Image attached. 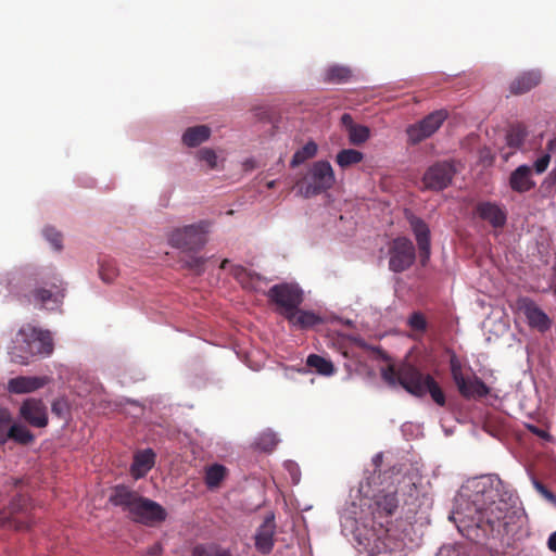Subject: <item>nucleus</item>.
Listing matches in <instances>:
<instances>
[{
    "label": "nucleus",
    "instance_id": "f257e3e1",
    "mask_svg": "<svg viewBox=\"0 0 556 556\" xmlns=\"http://www.w3.org/2000/svg\"><path fill=\"white\" fill-rule=\"evenodd\" d=\"M378 480L365 477L350 495L340 511L341 532L369 556H405L428 522L431 498L416 469L393 467Z\"/></svg>",
    "mask_w": 556,
    "mask_h": 556
},
{
    "label": "nucleus",
    "instance_id": "f03ea898",
    "mask_svg": "<svg viewBox=\"0 0 556 556\" xmlns=\"http://www.w3.org/2000/svg\"><path fill=\"white\" fill-rule=\"evenodd\" d=\"M511 496L497 476L475 478L467 481L456 495L450 520L463 536L472 542L501 535L511 519Z\"/></svg>",
    "mask_w": 556,
    "mask_h": 556
},
{
    "label": "nucleus",
    "instance_id": "7ed1b4c3",
    "mask_svg": "<svg viewBox=\"0 0 556 556\" xmlns=\"http://www.w3.org/2000/svg\"><path fill=\"white\" fill-rule=\"evenodd\" d=\"M382 379L392 388L402 387L409 394L421 397L430 393L432 400L440 406L445 404V397L430 375H425L410 364L390 365L381 369Z\"/></svg>",
    "mask_w": 556,
    "mask_h": 556
},
{
    "label": "nucleus",
    "instance_id": "20e7f679",
    "mask_svg": "<svg viewBox=\"0 0 556 556\" xmlns=\"http://www.w3.org/2000/svg\"><path fill=\"white\" fill-rule=\"evenodd\" d=\"M109 501L127 513L132 520L148 526L165 520L167 515L159 503L139 495L125 485H116Z\"/></svg>",
    "mask_w": 556,
    "mask_h": 556
},
{
    "label": "nucleus",
    "instance_id": "39448f33",
    "mask_svg": "<svg viewBox=\"0 0 556 556\" xmlns=\"http://www.w3.org/2000/svg\"><path fill=\"white\" fill-rule=\"evenodd\" d=\"M211 228L212 224L207 220L176 228L168 236V243L174 248L188 251L199 250L206 243Z\"/></svg>",
    "mask_w": 556,
    "mask_h": 556
},
{
    "label": "nucleus",
    "instance_id": "423d86ee",
    "mask_svg": "<svg viewBox=\"0 0 556 556\" xmlns=\"http://www.w3.org/2000/svg\"><path fill=\"white\" fill-rule=\"evenodd\" d=\"M334 181L331 164L328 161H317L308 169L299 192L304 198H311L330 189Z\"/></svg>",
    "mask_w": 556,
    "mask_h": 556
},
{
    "label": "nucleus",
    "instance_id": "0eeeda50",
    "mask_svg": "<svg viewBox=\"0 0 556 556\" xmlns=\"http://www.w3.org/2000/svg\"><path fill=\"white\" fill-rule=\"evenodd\" d=\"M268 298L278 306V312L283 317L303 302V290L296 283H278L273 286L268 293Z\"/></svg>",
    "mask_w": 556,
    "mask_h": 556
},
{
    "label": "nucleus",
    "instance_id": "6e6552de",
    "mask_svg": "<svg viewBox=\"0 0 556 556\" xmlns=\"http://www.w3.org/2000/svg\"><path fill=\"white\" fill-rule=\"evenodd\" d=\"M451 372L458 391L465 397H483L489 393L486 384L478 377H465L460 361L452 356L450 361Z\"/></svg>",
    "mask_w": 556,
    "mask_h": 556
},
{
    "label": "nucleus",
    "instance_id": "1a4fd4ad",
    "mask_svg": "<svg viewBox=\"0 0 556 556\" xmlns=\"http://www.w3.org/2000/svg\"><path fill=\"white\" fill-rule=\"evenodd\" d=\"M446 118L447 112L445 110H438L430 113L420 122L407 127L406 134L408 141L412 144H416L429 138L441 127Z\"/></svg>",
    "mask_w": 556,
    "mask_h": 556
},
{
    "label": "nucleus",
    "instance_id": "9d476101",
    "mask_svg": "<svg viewBox=\"0 0 556 556\" xmlns=\"http://www.w3.org/2000/svg\"><path fill=\"white\" fill-rule=\"evenodd\" d=\"M456 173L455 166L450 162H439L430 166L422 177L426 189L440 191L447 188Z\"/></svg>",
    "mask_w": 556,
    "mask_h": 556
},
{
    "label": "nucleus",
    "instance_id": "9b49d317",
    "mask_svg": "<svg viewBox=\"0 0 556 556\" xmlns=\"http://www.w3.org/2000/svg\"><path fill=\"white\" fill-rule=\"evenodd\" d=\"M389 268L394 273H402L415 261V248L407 238H396L389 251Z\"/></svg>",
    "mask_w": 556,
    "mask_h": 556
},
{
    "label": "nucleus",
    "instance_id": "f8f14e48",
    "mask_svg": "<svg viewBox=\"0 0 556 556\" xmlns=\"http://www.w3.org/2000/svg\"><path fill=\"white\" fill-rule=\"evenodd\" d=\"M18 416L35 428H45L49 421L46 404L41 399L36 397H28L22 402Z\"/></svg>",
    "mask_w": 556,
    "mask_h": 556
},
{
    "label": "nucleus",
    "instance_id": "ddd939ff",
    "mask_svg": "<svg viewBox=\"0 0 556 556\" xmlns=\"http://www.w3.org/2000/svg\"><path fill=\"white\" fill-rule=\"evenodd\" d=\"M516 308L525 315L530 327L542 332L549 329L551 319L530 298H519L516 302Z\"/></svg>",
    "mask_w": 556,
    "mask_h": 556
},
{
    "label": "nucleus",
    "instance_id": "4468645a",
    "mask_svg": "<svg viewBox=\"0 0 556 556\" xmlns=\"http://www.w3.org/2000/svg\"><path fill=\"white\" fill-rule=\"evenodd\" d=\"M52 381L50 376H16L7 382V391L11 394H27L36 392Z\"/></svg>",
    "mask_w": 556,
    "mask_h": 556
},
{
    "label": "nucleus",
    "instance_id": "2eb2a0df",
    "mask_svg": "<svg viewBox=\"0 0 556 556\" xmlns=\"http://www.w3.org/2000/svg\"><path fill=\"white\" fill-rule=\"evenodd\" d=\"M22 331L27 332L29 336H25L31 346L33 357L35 355L49 356L53 351V341L51 333L38 329L31 325H25L21 328Z\"/></svg>",
    "mask_w": 556,
    "mask_h": 556
},
{
    "label": "nucleus",
    "instance_id": "dca6fc26",
    "mask_svg": "<svg viewBox=\"0 0 556 556\" xmlns=\"http://www.w3.org/2000/svg\"><path fill=\"white\" fill-rule=\"evenodd\" d=\"M276 533V522L274 515H268L262 525L257 528L254 540L255 547L262 554H269L275 545L274 535Z\"/></svg>",
    "mask_w": 556,
    "mask_h": 556
},
{
    "label": "nucleus",
    "instance_id": "f3484780",
    "mask_svg": "<svg viewBox=\"0 0 556 556\" xmlns=\"http://www.w3.org/2000/svg\"><path fill=\"white\" fill-rule=\"evenodd\" d=\"M25 336L29 334L20 329L9 350L10 359L15 364L27 365L33 357L31 346Z\"/></svg>",
    "mask_w": 556,
    "mask_h": 556
},
{
    "label": "nucleus",
    "instance_id": "a211bd4d",
    "mask_svg": "<svg viewBox=\"0 0 556 556\" xmlns=\"http://www.w3.org/2000/svg\"><path fill=\"white\" fill-rule=\"evenodd\" d=\"M476 212L481 219L488 222L494 228L503 227L507 219L505 210L493 202L479 203Z\"/></svg>",
    "mask_w": 556,
    "mask_h": 556
},
{
    "label": "nucleus",
    "instance_id": "6ab92c4d",
    "mask_svg": "<svg viewBox=\"0 0 556 556\" xmlns=\"http://www.w3.org/2000/svg\"><path fill=\"white\" fill-rule=\"evenodd\" d=\"M285 318L291 327L302 330L313 328L323 321V318L315 312L299 307L291 311Z\"/></svg>",
    "mask_w": 556,
    "mask_h": 556
},
{
    "label": "nucleus",
    "instance_id": "aec40b11",
    "mask_svg": "<svg viewBox=\"0 0 556 556\" xmlns=\"http://www.w3.org/2000/svg\"><path fill=\"white\" fill-rule=\"evenodd\" d=\"M231 274L244 289L253 290L256 292L264 290V286L266 285L264 279L260 275L247 269L245 267L241 265H233L231 266Z\"/></svg>",
    "mask_w": 556,
    "mask_h": 556
},
{
    "label": "nucleus",
    "instance_id": "412c9836",
    "mask_svg": "<svg viewBox=\"0 0 556 556\" xmlns=\"http://www.w3.org/2000/svg\"><path fill=\"white\" fill-rule=\"evenodd\" d=\"M534 186L532 169L529 165L522 164L510 174L509 187L511 190L523 193L530 191Z\"/></svg>",
    "mask_w": 556,
    "mask_h": 556
},
{
    "label": "nucleus",
    "instance_id": "4be33fe9",
    "mask_svg": "<svg viewBox=\"0 0 556 556\" xmlns=\"http://www.w3.org/2000/svg\"><path fill=\"white\" fill-rule=\"evenodd\" d=\"M63 298L64 292L58 287H54V290L40 288L34 293L36 305L50 311L56 309L61 305Z\"/></svg>",
    "mask_w": 556,
    "mask_h": 556
},
{
    "label": "nucleus",
    "instance_id": "5701e85b",
    "mask_svg": "<svg viewBox=\"0 0 556 556\" xmlns=\"http://www.w3.org/2000/svg\"><path fill=\"white\" fill-rule=\"evenodd\" d=\"M155 454L151 448L138 452L131 464V475L136 479L144 477L154 465Z\"/></svg>",
    "mask_w": 556,
    "mask_h": 556
},
{
    "label": "nucleus",
    "instance_id": "b1692460",
    "mask_svg": "<svg viewBox=\"0 0 556 556\" xmlns=\"http://www.w3.org/2000/svg\"><path fill=\"white\" fill-rule=\"evenodd\" d=\"M410 226L422 256L428 258L430 255V230L428 226L418 217L410 219Z\"/></svg>",
    "mask_w": 556,
    "mask_h": 556
},
{
    "label": "nucleus",
    "instance_id": "393cba45",
    "mask_svg": "<svg viewBox=\"0 0 556 556\" xmlns=\"http://www.w3.org/2000/svg\"><path fill=\"white\" fill-rule=\"evenodd\" d=\"M541 80V74L538 71H529L518 76L510 85V91L515 94L528 92Z\"/></svg>",
    "mask_w": 556,
    "mask_h": 556
},
{
    "label": "nucleus",
    "instance_id": "a878e982",
    "mask_svg": "<svg viewBox=\"0 0 556 556\" xmlns=\"http://www.w3.org/2000/svg\"><path fill=\"white\" fill-rule=\"evenodd\" d=\"M211 128L206 125L189 127L182 134L181 140L185 146L194 148L208 140Z\"/></svg>",
    "mask_w": 556,
    "mask_h": 556
},
{
    "label": "nucleus",
    "instance_id": "bb28decb",
    "mask_svg": "<svg viewBox=\"0 0 556 556\" xmlns=\"http://www.w3.org/2000/svg\"><path fill=\"white\" fill-rule=\"evenodd\" d=\"M25 275L22 269H11L7 270L0 276V283L10 292V293H18L23 282Z\"/></svg>",
    "mask_w": 556,
    "mask_h": 556
},
{
    "label": "nucleus",
    "instance_id": "cd10ccee",
    "mask_svg": "<svg viewBox=\"0 0 556 556\" xmlns=\"http://www.w3.org/2000/svg\"><path fill=\"white\" fill-rule=\"evenodd\" d=\"M306 366L321 376L330 377L334 374L332 362L317 354L307 356Z\"/></svg>",
    "mask_w": 556,
    "mask_h": 556
},
{
    "label": "nucleus",
    "instance_id": "c85d7f7f",
    "mask_svg": "<svg viewBox=\"0 0 556 556\" xmlns=\"http://www.w3.org/2000/svg\"><path fill=\"white\" fill-rule=\"evenodd\" d=\"M227 476V468L220 464H213L205 468V484L210 490L216 489L219 486L222 481Z\"/></svg>",
    "mask_w": 556,
    "mask_h": 556
},
{
    "label": "nucleus",
    "instance_id": "c756f323",
    "mask_svg": "<svg viewBox=\"0 0 556 556\" xmlns=\"http://www.w3.org/2000/svg\"><path fill=\"white\" fill-rule=\"evenodd\" d=\"M318 147L314 141L306 142L301 149L295 151L291 160V166L296 167L303 164L306 160L314 157L317 154Z\"/></svg>",
    "mask_w": 556,
    "mask_h": 556
},
{
    "label": "nucleus",
    "instance_id": "7c9ffc66",
    "mask_svg": "<svg viewBox=\"0 0 556 556\" xmlns=\"http://www.w3.org/2000/svg\"><path fill=\"white\" fill-rule=\"evenodd\" d=\"M363 159L364 154L354 149H343L336 156L337 164L342 168L357 164Z\"/></svg>",
    "mask_w": 556,
    "mask_h": 556
},
{
    "label": "nucleus",
    "instance_id": "2f4dec72",
    "mask_svg": "<svg viewBox=\"0 0 556 556\" xmlns=\"http://www.w3.org/2000/svg\"><path fill=\"white\" fill-rule=\"evenodd\" d=\"M10 439L20 444H29L35 437L28 428L22 424L13 422L10 428Z\"/></svg>",
    "mask_w": 556,
    "mask_h": 556
},
{
    "label": "nucleus",
    "instance_id": "473e14b6",
    "mask_svg": "<svg viewBox=\"0 0 556 556\" xmlns=\"http://www.w3.org/2000/svg\"><path fill=\"white\" fill-rule=\"evenodd\" d=\"M349 141L352 144L358 146L366 142L370 137V129L367 126L359 124H351L349 126Z\"/></svg>",
    "mask_w": 556,
    "mask_h": 556
},
{
    "label": "nucleus",
    "instance_id": "72a5a7b5",
    "mask_svg": "<svg viewBox=\"0 0 556 556\" xmlns=\"http://www.w3.org/2000/svg\"><path fill=\"white\" fill-rule=\"evenodd\" d=\"M351 76L350 68L342 65H332L325 72V80L329 83H344Z\"/></svg>",
    "mask_w": 556,
    "mask_h": 556
},
{
    "label": "nucleus",
    "instance_id": "f704fd0d",
    "mask_svg": "<svg viewBox=\"0 0 556 556\" xmlns=\"http://www.w3.org/2000/svg\"><path fill=\"white\" fill-rule=\"evenodd\" d=\"M278 442L279 439L277 434L271 430H266L255 439L254 444L258 450L268 452L271 451Z\"/></svg>",
    "mask_w": 556,
    "mask_h": 556
},
{
    "label": "nucleus",
    "instance_id": "c9c22d12",
    "mask_svg": "<svg viewBox=\"0 0 556 556\" xmlns=\"http://www.w3.org/2000/svg\"><path fill=\"white\" fill-rule=\"evenodd\" d=\"M51 412L62 420H68L71 417V404L65 396L55 399L51 404Z\"/></svg>",
    "mask_w": 556,
    "mask_h": 556
},
{
    "label": "nucleus",
    "instance_id": "e433bc0d",
    "mask_svg": "<svg viewBox=\"0 0 556 556\" xmlns=\"http://www.w3.org/2000/svg\"><path fill=\"white\" fill-rule=\"evenodd\" d=\"M12 416L8 408H0V445L10 439Z\"/></svg>",
    "mask_w": 556,
    "mask_h": 556
},
{
    "label": "nucleus",
    "instance_id": "4c0bfd02",
    "mask_svg": "<svg viewBox=\"0 0 556 556\" xmlns=\"http://www.w3.org/2000/svg\"><path fill=\"white\" fill-rule=\"evenodd\" d=\"M197 159L204 162L208 169H215L218 167V156L216 152L211 148H203L198 151Z\"/></svg>",
    "mask_w": 556,
    "mask_h": 556
},
{
    "label": "nucleus",
    "instance_id": "58836bf2",
    "mask_svg": "<svg viewBox=\"0 0 556 556\" xmlns=\"http://www.w3.org/2000/svg\"><path fill=\"white\" fill-rule=\"evenodd\" d=\"M42 235H43L45 239L50 243L51 248L54 251H61L62 250V248H63V245H62V237H61V233L59 231H56L52 227H46L42 230Z\"/></svg>",
    "mask_w": 556,
    "mask_h": 556
},
{
    "label": "nucleus",
    "instance_id": "ea45409f",
    "mask_svg": "<svg viewBox=\"0 0 556 556\" xmlns=\"http://www.w3.org/2000/svg\"><path fill=\"white\" fill-rule=\"evenodd\" d=\"M285 470L289 473L292 484H298L301 480V470L299 465L293 460H286L283 463Z\"/></svg>",
    "mask_w": 556,
    "mask_h": 556
},
{
    "label": "nucleus",
    "instance_id": "a19ab883",
    "mask_svg": "<svg viewBox=\"0 0 556 556\" xmlns=\"http://www.w3.org/2000/svg\"><path fill=\"white\" fill-rule=\"evenodd\" d=\"M407 323H408L409 327L416 331H424L427 327L426 319H425L424 315L419 312L413 313L409 316Z\"/></svg>",
    "mask_w": 556,
    "mask_h": 556
},
{
    "label": "nucleus",
    "instance_id": "79ce46f5",
    "mask_svg": "<svg viewBox=\"0 0 556 556\" xmlns=\"http://www.w3.org/2000/svg\"><path fill=\"white\" fill-rule=\"evenodd\" d=\"M99 274H100L101 279L104 282H111L114 279V277L116 276V268L111 263L101 264Z\"/></svg>",
    "mask_w": 556,
    "mask_h": 556
},
{
    "label": "nucleus",
    "instance_id": "37998d69",
    "mask_svg": "<svg viewBox=\"0 0 556 556\" xmlns=\"http://www.w3.org/2000/svg\"><path fill=\"white\" fill-rule=\"evenodd\" d=\"M435 556H465L462 546L459 545H444Z\"/></svg>",
    "mask_w": 556,
    "mask_h": 556
},
{
    "label": "nucleus",
    "instance_id": "c03bdc74",
    "mask_svg": "<svg viewBox=\"0 0 556 556\" xmlns=\"http://www.w3.org/2000/svg\"><path fill=\"white\" fill-rule=\"evenodd\" d=\"M192 556H215V544H200L194 546Z\"/></svg>",
    "mask_w": 556,
    "mask_h": 556
},
{
    "label": "nucleus",
    "instance_id": "a18cd8bd",
    "mask_svg": "<svg viewBox=\"0 0 556 556\" xmlns=\"http://www.w3.org/2000/svg\"><path fill=\"white\" fill-rule=\"evenodd\" d=\"M551 161V154L548 152L543 153L538 160L534 162V168L536 174H542L546 170Z\"/></svg>",
    "mask_w": 556,
    "mask_h": 556
},
{
    "label": "nucleus",
    "instance_id": "49530a36",
    "mask_svg": "<svg viewBox=\"0 0 556 556\" xmlns=\"http://www.w3.org/2000/svg\"><path fill=\"white\" fill-rule=\"evenodd\" d=\"M533 485L536 489V491L541 493L546 500L551 502L556 501V496L551 491H548L541 482H539L538 480H533Z\"/></svg>",
    "mask_w": 556,
    "mask_h": 556
},
{
    "label": "nucleus",
    "instance_id": "de8ad7c7",
    "mask_svg": "<svg viewBox=\"0 0 556 556\" xmlns=\"http://www.w3.org/2000/svg\"><path fill=\"white\" fill-rule=\"evenodd\" d=\"M382 459H383L382 452H379L376 455H374V457L371 458V466L374 468V471H372V473L368 475L367 477H375L378 480L379 473L377 475V470L380 468V466L382 464Z\"/></svg>",
    "mask_w": 556,
    "mask_h": 556
},
{
    "label": "nucleus",
    "instance_id": "09e8293b",
    "mask_svg": "<svg viewBox=\"0 0 556 556\" xmlns=\"http://www.w3.org/2000/svg\"><path fill=\"white\" fill-rule=\"evenodd\" d=\"M163 549V545L157 542L154 543L152 546L148 547L146 554L147 556H162Z\"/></svg>",
    "mask_w": 556,
    "mask_h": 556
},
{
    "label": "nucleus",
    "instance_id": "8fccbe9b",
    "mask_svg": "<svg viewBox=\"0 0 556 556\" xmlns=\"http://www.w3.org/2000/svg\"><path fill=\"white\" fill-rule=\"evenodd\" d=\"M522 142V138L519 135H508L507 136V143L509 147L518 148Z\"/></svg>",
    "mask_w": 556,
    "mask_h": 556
},
{
    "label": "nucleus",
    "instance_id": "3c124183",
    "mask_svg": "<svg viewBox=\"0 0 556 556\" xmlns=\"http://www.w3.org/2000/svg\"><path fill=\"white\" fill-rule=\"evenodd\" d=\"M547 546L552 552L556 553V531L549 535L547 540Z\"/></svg>",
    "mask_w": 556,
    "mask_h": 556
},
{
    "label": "nucleus",
    "instance_id": "603ef678",
    "mask_svg": "<svg viewBox=\"0 0 556 556\" xmlns=\"http://www.w3.org/2000/svg\"><path fill=\"white\" fill-rule=\"evenodd\" d=\"M203 265V261L201 258H195L190 264V267L194 268L198 274L201 273V267Z\"/></svg>",
    "mask_w": 556,
    "mask_h": 556
},
{
    "label": "nucleus",
    "instance_id": "864d4df0",
    "mask_svg": "<svg viewBox=\"0 0 556 556\" xmlns=\"http://www.w3.org/2000/svg\"><path fill=\"white\" fill-rule=\"evenodd\" d=\"M215 556H232V555L228 549H225L218 545H215Z\"/></svg>",
    "mask_w": 556,
    "mask_h": 556
},
{
    "label": "nucleus",
    "instance_id": "5fc2aeb1",
    "mask_svg": "<svg viewBox=\"0 0 556 556\" xmlns=\"http://www.w3.org/2000/svg\"><path fill=\"white\" fill-rule=\"evenodd\" d=\"M341 121L346 126L348 130H349V126L351 124H354L350 114H343Z\"/></svg>",
    "mask_w": 556,
    "mask_h": 556
},
{
    "label": "nucleus",
    "instance_id": "6e6d98bb",
    "mask_svg": "<svg viewBox=\"0 0 556 556\" xmlns=\"http://www.w3.org/2000/svg\"><path fill=\"white\" fill-rule=\"evenodd\" d=\"M296 371H298V372H300V374H307V372H309L311 370H309V369H307L306 367H302V368L296 369Z\"/></svg>",
    "mask_w": 556,
    "mask_h": 556
},
{
    "label": "nucleus",
    "instance_id": "4d7b16f0",
    "mask_svg": "<svg viewBox=\"0 0 556 556\" xmlns=\"http://www.w3.org/2000/svg\"><path fill=\"white\" fill-rule=\"evenodd\" d=\"M531 430H532L533 432L538 433V434H541V433H542L541 431H539V430H538L536 428H534V427H531Z\"/></svg>",
    "mask_w": 556,
    "mask_h": 556
},
{
    "label": "nucleus",
    "instance_id": "13d9d810",
    "mask_svg": "<svg viewBox=\"0 0 556 556\" xmlns=\"http://www.w3.org/2000/svg\"><path fill=\"white\" fill-rule=\"evenodd\" d=\"M274 185H275V181H270V182H268V187H269V188H273V187H274Z\"/></svg>",
    "mask_w": 556,
    "mask_h": 556
},
{
    "label": "nucleus",
    "instance_id": "bf43d9fd",
    "mask_svg": "<svg viewBox=\"0 0 556 556\" xmlns=\"http://www.w3.org/2000/svg\"><path fill=\"white\" fill-rule=\"evenodd\" d=\"M227 264H228V262H227V261H225V262L222 264V267H223V268H226Z\"/></svg>",
    "mask_w": 556,
    "mask_h": 556
}]
</instances>
